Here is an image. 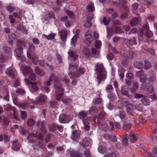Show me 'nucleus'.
<instances>
[{
  "instance_id": "obj_1",
  "label": "nucleus",
  "mask_w": 157,
  "mask_h": 157,
  "mask_svg": "<svg viewBox=\"0 0 157 157\" xmlns=\"http://www.w3.org/2000/svg\"><path fill=\"white\" fill-rule=\"evenodd\" d=\"M95 70L96 71V74L98 75L97 81L98 84H99L102 81L106 79V72L102 63H98L95 66Z\"/></svg>"
},
{
  "instance_id": "obj_2",
  "label": "nucleus",
  "mask_w": 157,
  "mask_h": 157,
  "mask_svg": "<svg viewBox=\"0 0 157 157\" xmlns=\"http://www.w3.org/2000/svg\"><path fill=\"white\" fill-rule=\"evenodd\" d=\"M58 35L60 39L65 43L67 40L68 31L66 29H62L59 32Z\"/></svg>"
},
{
  "instance_id": "obj_3",
  "label": "nucleus",
  "mask_w": 157,
  "mask_h": 157,
  "mask_svg": "<svg viewBox=\"0 0 157 157\" xmlns=\"http://www.w3.org/2000/svg\"><path fill=\"white\" fill-rule=\"evenodd\" d=\"M47 97L44 95L42 94H40L37 97V100L33 101V103L34 104L38 105L40 103H45L47 100Z\"/></svg>"
},
{
  "instance_id": "obj_4",
  "label": "nucleus",
  "mask_w": 157,
  "mask_h": 157,
  "mask_svg": "<svg viewBox=\"0 0 157 157\" xmlns=\"http://www.w3.org/2000/svg\"><path fill=\"white\" fill-rule=\"evenodd\" d=\"M115 112L116 113V115L118 116L122 120H125L126 119L125 113L124 111L121 110V109L118 108L115 110Z\"/></svg>"
},
{
  "instance_id": "obj_5",
  "label": "nucleus",
  "mask_w": 157,
  "mask_h": 157,
  "mask_svg": "<svg viewBox=\"0 0 157 157\" xmlns=\"http://www.w3.org/2000/svg\"><path fill=\"white\" fill-rule=\"evenodd\" d=\"M88 114L87 112L85 111H81L78 113V116L80 119L82 120L86 121L88 120H90L87 117Z\"/></svg>"
},
{
  "instance_id": "obj_6",
  "label": "nucleus",
  "mask_w": 157,
  "mask_h": 157,
  "mask_svg": "<svg viewBox=\"0 0 157 157\" xmlns=\"http://www.w3.org/2000/svg\"><path fill=\"white\" fill-rule=\"evenodd\" d=\"M142 72L143 71H139L138 72V73H141V74L140 76V82L142 83V85L143 86L145 87H147V85L146 83L147 80L146 76Z\"/></svg>"
},
{
  "instance_id": "obj_7",
  "label": "nucleus",
  "mask_w": 157,
  "mask_h": 157,
  "mask_svg": "<svg viewBox=\"0 0 157 157\" xmlns=\"http://www.w3.org/2000/svg\"><path fill=\"white\" fill-rule=\"evenodd\" d=\"M124 43L127 46L129 47L136 44V42L135 38L132 39H125L124 40Z\"/></svg>"
},
{
  "instance_id": "obj_8",
  "label": "nucleus",
  "mask_w": 157,
  "mask_h": 157,
  "mask_svg": "<svg viewBox=\"0 0 157 157\" xmlns=\"http://www.w3.org/2000/svg\"><path fill=\"white\" fill-rule=\"evenodd\" d=\"M92 31L90 29H89L88 31L86 33L85 35L86 37V42L88 44H90L91 43V40L90 39L92 37Z\"/></svg>"
},
{
  "instance_id": "obj_9",
  "label": "nucleus",
  "mask_w": 157,
  "mask_h": 157,
  "mask_svg": "<svg viewBox=\"0 0 157 157\" xmlns=\"http://www.w3.org/2000/svg\"><path fill=\"white\" fill-rule=\"evenodd\" d=\"M68 116L65 114H62L59 117V120L60 122L62 123H65L68 122L70 120L68 119Z\"/></svg>"
},
{
  "instance_id": "obj_10",
  "label": "nucleus",
  "mask_w": 157,
  "mask_h": 157,
  "mask_svg": "<svg viewBox=\"0 0 157 157\" xmlns=\"http://www.w3.org/2000/svg\"><path fill=\"white\" fill-rule=\"evenodd\" d=\"M21 70L23 74L24 75H27L29 72L32 71V69L29 66L23 65L21 67Z\"/></svg>"
},
{
  "instance_id": "obj_11",
  "label": "nucleus",
  "mask_w": 157,
  "mask_h": 157,
  "mask_svg": "<svg viewBox=\"0 0 157 157\" xmlns=\"http://www.w3.org/2000/svg\"><path fill=\"white\" fill-rule=\"evenodd\" d=\"M60 20L61 21L65 22V26L67 28L70 27L71 25V22L68 19V18L67 16L61 17Z\"/></svg>"
},
{
  "instance_id": "obj_12",
  "label": "nucleus",
  "mask_w": 157,
  "mask_h": 157,
  "mask_svg": "<svg viewBox=\"0 0 157 157\" xmlns=\"http://www.w3.org/2000/svg\"><path fill=\"white\" fill-rule=\"evenodd\" d=\"M13 145L12 148L14 151H18L19 150L20 145L17 140H13Z\"/></svg>"
},
{
  "instance_id": "obj_13",
  "label": "nucleus",
  "mask_w": 157,
  "mask_h": 157,
  "mask_svg": "<svg viewBox=\"0 0 157 157\" xmlns=\"http://www.w3.org/2000/svg\"><path fill=\"white\" fill-rule=\"evenodd\" d=\"M69 56L71 58V59L73 61H75L78 57V56L75 52L69 50L68 52Z\"/></svg>"
},
{
  "instance_id": "obj_14",
  "label": "nucleus",
  "mask_w": 157,
  "mask_h": 157,
  "mask_svg": "<svg viewBox=\"0 0 157 157\" xmlns=\"http://www.w3.org/2000/svg\"><path fill=\"white\" fill-rule=\"evenodd\" d=\"M80 137V133L77 130H74L72 133V138L73 140H76L79 139Z\"/></svg>"
},
{
  "instance_id": "obj_15",
  "label": "nucleus",
  "mask_w": 157,
  "mask_h": 157,
  "mask_svg": "<svg viewBox=\"0 0 157 157\" xmlns=\"http://www.w3.org/2000/svg\"><path fill=\"white\" fill-rule=\"evenodd\" d=\"M90 145V139L89 138H86L83 139L82 141V144L81 145L82 146L83 148L88 147Z\"/></svg>"
},
{
  "instance_id": "obj_16",
  "label": "nucleus",
  "mask_w": 157,
  "mask_h": 157,
  "mask_svg": "<svg viewBox=\"0 0 157 157\" xmlns=\"http://www.w3.org/2000/svg\"><path fill=\"white\" fill-rule=\"evenodd\" d=\"M148 30L149 29L148 24L147 22H146L143 25V29L140 30V35L141 36H143L144 33Z\"/></svg>"
},
{
  "instance_id": "obj_17",
  "label": "nucleus",
  "mask_w": 157,
  "mask_h": 157,
  "mask_svg": "<svg viewBox=\"0 0 157 157\" xmlns=\"http://www.w3.org/2000/svg\"><path fill=\"white\" fill-rule=\"evenodd\" d=\"M101 94H100L98 96L99 97L95 99L93 101V104L94 105H98L102 103V99L100 97V95Z\"/></svg>"
},
{
  "instance_id": "obj_18",
  "label": "nucleus",
  "mask_w": 157,
  "mask_h": 157,
  "mask_svg": "<svg viewBox=\"0 0 157 157\" xmlns=\"http://www.w3.org/2000/svg\"><path fill=\"white\" fill-rule=\"evenodd\" d=\"M6 74L8 75L9 76L11 77L12 79H14L15 77V75L14 73L13 69L11 68H8L6 71Z\"/></svg>"
},
{
  "instance_id": "obj_19",
  "label": "nucleus",
  "mask_w": 157,
  "mask_h": 157,
  "mask_svg": "<svg viewBox=\"0 0 157 157\" xmlns=\"http://www.w3.org/2000/svg\"><path fill=\"white\" fill-rule=\"evenodd\" d=\"M91 121L90 120H88L86 121H83L82 122L84 125L85 129L86 131H89L90 129V127L89 125Z\"/></svg>"
},
{
  "instance_id": "obj_20",
  "label": "nucleus",
  "mask_w": 157,
  "mask_h": 157,
  "mask_svg": "<svg viewBox=\"0 0 157 157\" xmlns=\"http://www.w3.org/2000/svg\"><path fill=\"white\" fill-rule=\"evenodd\" d=\"M35 71L36 74L40 75V76H42L44 74V71L40 70L39 67H35Z\"/></svg>"
},
{
  "instance_id": "obj_21",
  "label": "nucleus",
  "mask_w": 157,
  "mask_h": 157,
  "mask_svg": "<svg viewBox=\"0 0 157 157\" xmlns=\"http://www.w3.org/2000/svg\"><path fill=\"white\" fill-rule=\"evenodd\" d=\"M69 77L71 78H74L79 77V74L76 71H70L68 74Z\"/></svg>"
},
{
  "instance_id": "obj_22",
  "label": "nucleus",
  "mask_w": 157,
  "mask_h": 157,
  "mask_svg": "<svg viewBox=\"0 0 157 157\" xmlns=\"http://www.w3.org/2000/svg\"><path fill=\"white\" fill-rule=\"evenodd\" d=\"M157 154V148L153 149L151 152H149L148 153L147 157H155Z\"/></svg>"
},
{
  "instance_id": "obj_23",
  "label": "nucleus",
  "mask_w": 157,
  "mask_h": 157,
  "mask_svg": "<svg viewBox=\"0 0 157 157\" xmlns=\"http://www.w3.org/2000/svg\"><path fill=\"white\" fill-rule=\"evenodd\" d=\"M23 50V47L22 46H18L15 49V51L16 54L18 56L22 54Z\"/></svg>"
},
{
  "instance_id": "obj_24",
  "label": "nucleus",
  "mask_w": 157,
  "mask_h": 157,
  "mask_svg": "<svg viewBox=\"0 0 157 157\" xmlns=\"http://www.w3.org/2000/svg\"><path fill=\"white\" fill-rule=\"evenodd\" d=\"M56 35V34L52 32L49 35H44L43 36L48 40H52L54 39Z\"/></svg>"
},
{
  "instance_id": "obj_25",
  "label": "nucleus",
  "mask_w": 157,
  "mask_h": 157,
  "mask_svg": "<svg viewBox=\"0 0 157 157\" xmlns=\"http://www.w3.org/2000/svg\"><path fill=\"white\" fill-rule=\"evenodd\" d=\"M49 79L51 81H54V84H56V82L58 80V78L56 76L55 74L53 73H52L51 75L50 76Z\"/></svg>"
},
{
  "instance_id": "obj_26",
  "label": "nucleus",
  "mask_w": 157,
  "mask_h": 157,
  "mask_svg": "<svg viewBox=\"0 0 157 157\" xmlns=\"http://www.w3.org/2000/svg\"><path fill=\"white\" fill-rule=\"evenodd\" d=\"M38 125L40 126L41 129L45 130V127L46 125V122L44 121H39L38 123Z\"/></svg>"
},
{
  "instance_id": "obj_27",
  "label": "nucleus",
  "mask_w": 157,
  "mask_h": 157,
  "mask_svg": "<svg viewBox=\"0 0 157 157\" xmlns=\"http://www.w3.org/2000/svg\"><path fill=\"white\" fill-rule=\"evenodd\" d=\"M135 56L136 54L133 52L130 51L128 52V54L126 57V60L127 61L128 59H132Z\"/></svg>"
},
{
  "instance_id": "obj_28",
  "label": "nucleus",
  "mask_w": 157,
  "mask_h": 157,
  "mask_svg": "<svg viewBox=\"0 0 157 157\" xmlns=\"http://www.w3.org/2000/svg\"><path fill=\"white\" fill-rule=\"evenodd\" d=\"M78 38V35H75L73 36L71 41V44L72 46L74 47L75 46Z\"/></svg>"
},
{
  "instance_id": "obj_29",
  "label": "nucleus",
  "mask_w": 157,
  "mask_h": 157,
  "mask_svg": "<svg viewBox=\"0 0 157 157\" xmlns=\"http://www.w3.org/2000/svg\"><path fill=\"white\" fill-rule=\"evenodd\" d=\"M128 91V87L126 86H123L122 87L121 92L122 94L126 95L127 94Z\"/></svg>"
},
{
  "instance_id": "obj_30",
  "label": "nucleus",
  "mask_w": 157,
  "mask_h": 157,
  "mask_svg": "<svg viewBox=\"0 0 157 157\" xmlns=\"http://www.w3.org/2000/svg\"><path fill=\"white\" fill-rule=\"evenodd\" d=\"M134 66L135 67L140 69H142L143 67V64L139 62H135L134 63Z\"/></svg>"
},
{
  "instance_id": "obj_31",
  "label": "nucleus",
  "mask_w": 157,
  "mask_h": 157,
  "mask_svg": "<svg viewBox=\"0 0 157 157\" xmlns=\"http://www.w3.org/2000/svg\"><path fill=\"white\" fill-rule=\"evenodd\" d=\"M107 38L109 39L110 37L113 34V30L110 27H107Z\"/></svg>"
},
{
  "instance_id": "obj_32",
  "label": "nucleus",
  "mask_w": 157,
  "mask_h": 157,
  "mask_svg": "<svg viewBox=\"0 0 157 157\" xmlns=\"http://www.w3.org/2000/svg\"><path fill=\"white\" fill-rule=\"evenodd\" d=\"M132 124L128 123L126 122H125L123 126V127L124 129L125 130H129L130 129Z\"/></svg>"
},
{
  "instance_id": "obj_33",
  "label": "nucleus",
  "mask_w": 157,
  "mask_h": 157,
  "mask_svg": "<svg viewBox=\"0 0 157 157\" xmlns=\"http://www.w3.org/2000/svg\"><path fill=\"white\" fill-rule=\"evenodd\" d=\"M128 136L129 139L131 142L134 143L137 140V139L135 135L131 134L129 135Z\"/></svg>"
},
{
  "instance_id": "obj_34",
  "label": "nucleus",
  "mask_w": 157,
  "mask_h": 157,
  "mask_svg": "<svg viewBox=\"0 0 157 157\" xmlns=\"http://www.w3.org/2000/svg\"><path fill=\"white\" fill-rule=\"evenodd\" d=\"M62 101L63 103L67 105L71 103L72 102V99L69 98H63L62 99Z\"/></svg>"
},
{
  "instance_id": "obj_35",
  "label": "nucleus",
  "mask_w": 157,
  "mask_h": 157,
  "mask_svg": "<svg viewBox=\"0 0 157 157\" xmlns=\"http://www.w3.org/2000/svg\"><path fill=\"white\" fill-rule=\"evenodd\" d=\"M151 63L147 60L144 61V68L145 70H147L151 67Z\"/></svg>"
},
{
  "instance_id": "obj_36",
  "label": "nucleus",
  "mask_w": 157,
  "mask_h": 157,
  "mask_svg": "<svg viewBox=\"0 0 157 157\" xmlns=\"http://www.w3.org/2000/svg\"><path fill=\"white\" fill-rule=\"evenodd\" d=\"M78 67V66L77 65H69V69L70 71H76Z\"/></svg>"
},
{
  "instance_id": "obj_37",
  "label": "nucleus",
  "mask_w": 157,
  "mask_h": 157,
  "mask_svg": "<svg viewBox=\"0 0 157 157\" xmlns=\"http://www.w3.org/2000/svg\"><path fill=\"white\" fill-rule=\"evenodd\" d=\"M111 20V18L109 17L107 19L106 17H104L103 21V24L107 26Z\"/></svg>"
},
{
  "instance_id": "obj_38",
  "label": "nucleus",
  "mask_w": 157,
  "mask_h": 157,
  "mask_svg": "<svg viewBox=\"0 0 157 157\" xmlns=\"http://www.w3.org/2000/svg\"><path fill=\"white\" fill-rule=\"evenodd\" d=\"M29 105V104L26 102H25L23 103H20L19 104V106L23 109H25L27 108Z\"/></svg>"
},
{
  "instance_id": "obj_39",
  "label": "nucleus",
  "mask_w": 157,
  "mask_h": 157,
  "mask_svg": "<svg viewBox=\"0 0 157 157\" xmlns=\"http://www.w3.org/2000/svg\"><path fill=\"white\" fill-rule=\"evenodd\" d=\"M57 124H51L49 126V130L50 131H54L57 128Z\"/></svg>"
},
{
  "instance_id": "obj_40",
  "label": "nucleus",
  "mask_w": 157,
  "mask_h": 157,
  "mask_svg": "<svg viewBox=\"0 0 157 157\" xmlns=\"http://www.w3.org/2000/svg\"><path fill=\"white\" fill-rule=\"evenodd\" d=\"M115 31L116 33L120 34L123 32L122 29L120 27L117 26L115 27Z\"/></svg>"
},
{
  "instance_id": "obj_41",
  "label": "nucleus",
  "mask_w": 157,
  "mask_h": 157,
  "mask_svg": "<svg viewBox=\"0 0 157 157\" xmlns=\"http://www.w3.org/2000/svg\"><path fill=\"white\" fill-rule=\"evenodd\" d=\"M138 22V20L137 18L134 17L131 21L130 24L132 26L136 25Z\"/></svg>"
},
{
  "instance_id": "obj_42",
  "label": "nucleus",
  "mask_w": 157,
  "mask_h": 157,
  "mask_svg": "<svg viewBox=\"0 0 157 157\" xmlns=\"http://www.w3.org/2000/svg\"><path fill=\"white\" fill-rule=\"evenodd\" d=\"M141 101L142 103L145 105H148L150 104L148 99L146 98L145 96L141 99Z\"/></svg>"
},
{
  "instance_id": "obj_43",
  "label": "nucleus",
  "mask_w": 157,
  "mask_h": 157,
  "mask_svg": "<svg viewBox=\"0 0 157 157\" xmlns=\"http://www.w3.org/2000/svg\"><path fill=\"white\" fill-rule=\"evenodd\" d=\"M105 90L107 92L111 93L113 91V88L112 85H108L106 86Z\"/></svg>"
},
{
  "instance_id": "obj_44",
  "label": "nucleus",
  "mask_w": 157,
  "mask_h": 157,
  "mask_svg": "<svg viewBox=\"0 0 157 157\" xmlns=\"http://www.w3.org/2000/svg\"><path fill=\"white\" fill-rule=\"evenodd\" d=\"M71 157H82V155L78 152L72 151L71 153Z\"/></svg>"
},
{
  "instance_id": "obj_45",
  "label": "nucleus",
  "mask_w": 157,
  "mask_h": 157,
  "mask_svg": "<svg viewBox=\"0 0 157 157\" xmlns=\"http://www.w3.org/2000/svg\"><path fill=\"white\" fill-rule=\"evenodd\" d=\"M87 9L90 12H92L94 10V7L93 4H89L87 7Z\"/></svg>"
},
{
  "instance_id": "obj_46",
  "label": "nucleus",
  "mask_w": 157,
  "mask_h": 157,
  "mask_svg": "<svg viewBox=\"0 0 157 157\" xmlns=\"http://www.w3.org/2000/svg\"><path fill=\"white\" fill-rule=\"evenodd\" d=\"M84 155L85 157H91V154L89 149H86L84 151Z\"/></svg>"
},
{
  "instance_id": "obj_47",
  "label": "nucleus",
  "mask_w": 157,
  "mask_h": 157,
  "mask_svg": "<svg viewBox=\"0 0 157 157\" xmlns=\"http://www.w3.org/2000/svg\"><path fill=\"white\" fill-rule=\"evenodd\" d=\"M98 151L101 153H104L106 152V149L102 146H99L98 148Z\"/></svg>"
},
{
  "instance_id": "obj_48",
  "label": "nucleus",
  "mask_w": 157,
  "mask_h": 157,
  "mask_svg": "<svg viewBox=\"0 0 157 157\" xmlns=\"http://www.w3.org/2000/svg\"><path fill=\"white\" fill-rule=\"evenodd\" d=\"M21 119L25 120L27 118V114L26 113L25 111H21Z\"/></svg>"
},
{
  "instance_id": "obj_49",
  "label": "nucleus",
  "mask_w": 157,
  "mask_h": 157,
  "mask_svg": "<svg viewBox=\"0 0 157 157\" xmlns=\"http://www.w3.org/2000/svg\"><path fill=\"white\" fill-rule=\"evenodd\" d=\"M66 14L69 16L71 18H73L75 17V15L74 13L72 11H70L69 10H66Z\"/></svg>"
},
{
  "instance_id": "obj_50",
  "label": "nucleus",
  "mask_w": 157,
  "mask_h": 157,
  "mask_svg": "<svg viewBox=\"0 0 157 157\" xmlns=\"http://www.w3.org/2000/svg\"><path fill=\"white\" fill-rule=\"evenodd\" d=\"M133 108L132 104H130L126 107V109L128 112L130 113H132L133 112Z\"/></svg>"
},
{
  "instance_id": "obj_51",
  "label": "nucleus",
  "mask_w": 157,
  "mask_h": 157,
  "mask_svg": "<svg viewBox=\"0 0 157 157\" xmlns=\"http://www.w3.org/2000/svg\"><path fill=\"white\" fill-rule=\"evenodd\" d=\"M145 34L147 38L151 37L153 35L152 33L150 30H148L145 32Z\"/></svg>"
},
{
  "instance_id": "obj_52",
  "label": "nucleus",
  "mask_w": 157,
  "mask_h": 157,
  "mask_svg": "<svg viewBox=\"0 0 157 157\" xmlns=\"http://www.w3.org/2000/svg\"><path fill=\"white\" fill-rule=\"evenodd\" d=\"M35 122L33 119H30L28 120L27 124L29 127H32L34 125Z\"/></svg>"
},
{
  "instance_id": "obj_53",
  "label": "nucleus",
  "mask_w": 157,
  "mask_h": 157,
  "mask_svg": "<svg viewBox=\"0 0 157 157\" xmlns=\"http://www.w3.org/2000/svg\"><path fill=\"white\" fill-rule=\"evenodd\" d=\"M63 95L64 94L63 93L57 94L56 96V100L58 101H60L62 98L63 97Z\"/></svg>"
},
{
  "instance_id": "obj_54",
  "label": "nucleus",
  "mask_w": 157,
  "mask_h": 157,
  "mask_svg": "<svg viewBox=\"0 0 157 157\" xmlns=\"http://www.w3.org/2000/svg\"><path fill=\"white\" fill-rule=\"evenodd\" d=\"M16 93L17 94L22 95L25 93V91L24 90L19 88L16 90Z\"/></svg>"
},
{
  "instance_id": "obj_55",
  "label": "nucleus",
  "mask_w": 157,
  "mask_h": 157,
  "mask_svg": "<svg viewBox=\"0 0 157 157\" xmlns=\"http://www.w3.org/2000/svg\"><path fill=\"white\" fill-rule=\"evenodd\" d=\"M29 79L32 81H35L36 79V75L33 73H31L29 76Z\"/></svg>"
},
{
  "instance_id": "obj_56",
  "label": "nucleus",
  "mask_w": 157,
  "mask_h": 157,
  "mask_svg": "<svg viewBox=\"0 0 157 157\" xmlns=\"http://www.w3.org/2000/svg\"><path fill=\"white\" fill-rule=\"evenodd\" d=\"M136 109L140 111H142L143 109L142 105L141 104H136L135 105Z\"/></svg>"
},
{
  "instance_id": "obj_57",
  "label": "nucleus",
  "mask_w": 157,
  "mask_h": 157,
  "mask_svg": "<svg viewBox=\"0 0 157 157\" xmlns=\"http://www.w3.org/2000/svg\"><path fill=\"white\" fill-rule=\"evenodd\" d=\"M13 114L14 118L17 120H19V117L15 109H13Z\"/></svg>"
},
{
  "instance_id": "obj_58",
  "label": "nucleus",
  "mask_w": 157,
  "mask_h": 157,
  "mask_svg": "<svg viewBox=\"0 0 157 157\" xmlns=\"http://www.w3.org/2000/svg\"><path fill=\"white\" fill-rule=\"evenodd\" d=\"M17 43L18 45V46H22V47L23 46H25V43L24 41L22 40H17Z\"/></svg>"
},
{
  "instance_id": "obj_59",
  "label": "nucleus",
  "mask_w": 157,
  "mask_h": 157,
  "mask_svg": "<svg viewBox=\"0 0 157 157\" xmlns=\"http://www.w3.org/2000/svg\"><path fill=\"white\" fill-rule=\"evenodd\" d=\"M36 83L32 84V88L35 91H37L39 90V88L37 86V83L36 82H34Z\"/></svg>"
},
{
  "instance_id": "obj_60",
  "label": "nucleus",
  "mask_w": 157,
  "mask_h": 157,
  "mask_svg": "<svg viewBox=\"0 0 157 157\" xmlns=\"http://www.w3.org/2000/svg\"><path fill=\"white\" fill-rule=\"evenodd\" d=\"M6 9L8 11L12 12L14 11L15 8L13 6H6Z\"/></svg>"
},
{
  "instance_id": "obj_61",
  "label": "nucleus",
  "mask_w": 157,
  "mask_h": 157,
  "mask_svg": "<svg viewBox=\"0 0 157 157\" xmlns=\"http://www.w3.org/2000/svg\"><path fill=\"white\" fill-rule=\"evenodd\" d=\"M95 46L96 48H100L101 46V42L99 40H97L95 43Z\"/></svg>"
},
{
  "instance_id": "obj_62",
  "label": "nucleus",
  "mask_w": 157,
  "mask_h": 157,
  "mask_svg": "<svg viewBox=\"0 0 157 157\" xmlns=\"http://www.w3.org/2000/svg\"><path fill=\"white\" fill-rule=\"evenodd\" d=\"M122 142L124 146H128V140L126 137H125L123 138Z\"/></svg>"
},
{
  "instance_id": "obj_63",
  "label": "nucleus",
  "mask_w": 157,
  "mask_h": 157,
  "mask_svg": "<svg viewBox=\"0 0 157 157\" xmlns=\"http://www.w3.org/2000/svg\"><path fill=\"white\" fill-rule=\"evenodd\" d=\"M134 97L137 98H143L145 96L141 94H134Z\"/></svg>"
},
{
  "instance_id": "obj_64",
  "label": "nucleus",
  "mask_w": 157,
  "mask_h": 157,
  "mask_svg": "<svg viewBox=\"0 0 157 157\" xmlns=\"http://www.w3.org/2000/svg\"><path fill=\"white\" fill-rule=\"evenodd\" d=\"M56 58L58 60H59V63H62V59L61 58V57L60 55L58 53V52L56 53Z\"/></svg>"
}]
</instances>
